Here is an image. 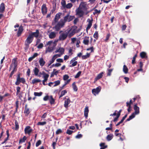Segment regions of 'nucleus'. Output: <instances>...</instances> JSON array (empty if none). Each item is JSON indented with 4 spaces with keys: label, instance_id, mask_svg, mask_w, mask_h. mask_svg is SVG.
<instances>
[{
    "label": "nucleus",
    "instance_id": "obj_57",
    "mask_svg": "<svg viewBox=\"0 0 149 149\" xmlns=\"http://www.w3.org/2000/svg\"><path fill=\"white\" fill-rule=\"evenodd\" d=\"M61 5H62V6L63 7L65 8L66 5L65 0H62L61 2Z\"/></svg>",
    "mask_w": 149,
    "mask_h": 149
},
{
    "label": "nucleus",
    "instance_id": "obj_55",
    "mask_svg": "<svg viewBox=\"0 0 149 149\" xmlns=\"http://www.w3.org/2000/svg\"><path fill=\"white\" fill-rule=\"evenodd\" d=\"M72 63V64H71V65L70 66V67H73L76 65L77 63V61H75Z\"/></svg>",
    "mask_w": 149,
    "mask_h": 149
},
{
    "label": "nucleus",
    "instance_id": "obj_44",
    "mask_svg": "<svg viewBox=\"0 0 149 149\" xmlns=\"http://www.w3.org/2000/svg\"><path fill=\"white\" fill-rule=\"evenodd\" d=\"M110 36L111 35L109 33H107L106 36V38L104 40V41L105 42H107Z\"/></svg>",
    "mask_w": 149,
    "mask_h": 149
},
{
    "label": "nucleus",
    "instance_id": "obj_8",
    "mask_svg": "<svg viewBox=\"0 0 149 149\" xmlns=\"http://www.w3.org/2000/svg\"><path fill=\"white\" fill-rule=\"evenodd\" d=\"M26 81L25 79L24 78H20L18 80H17L15 82L16 85H18L20 83H22L23 84L25 83Z\"/></svg>",
    "mask_w": 149,
    "mask_h": 149
},
{
    "label": "nucleus",
    "instance_id": "obj_58",
    "mask_svg": "<svg viewBox=\"0 0 149 149\" xmlns=\"http://www.w3.org/2000/svg\"><path fill=\"white\" fill-rule=\"evenodd\" d=\"M78 59L77 56H76L73 58L70 61V63L71 64L74 61L77 60Z\"/></svg>",
    "mask_w": 149,
    "mask_h": 149
},
{
    "label": "nucleus",
    "instance_id": "obj_64",
    "mask_svg": "<svg viewBox=\"0 0 149 149\" xmlns=\"http://www.w3.org/2000/svg\"><path fill=\"white\" fill-rule=\"evenodd\" d=\"M73 132V131L70 130H67L66 132V133L69 135H71Z\"/></svg>",
    "mask_w": 149,
    "mask_h": 149
},
{
    "label": "nucleus",
    "instance_id": "obj_21",
    "mask_svg": "<svg viewBox=\"0 0 149 149\" xmlns=\"http://www.w3.org/2000/svg\"><path fill=\"white\" fill-rule=\"evenodd\" d=\"M88 106H86L85 107L84 111V115L86 118H87L88 116Z\"/></svg>",
    "mask_w": 149,
    "mask_h": 149
},
{
    "label": "nucleus",
    "instance_id": "obj_47",
    "mask_svg": "<svg viewBox=\"0 0 149 149\" xmlns=\"http://www.w3.org/2000/svg\"><path fill=\"white\" fill-rule=\"evenodd\" d=\"M73 6V5L71 3H69L66 5L65 8H67L70 9V8Z\"/></svg>",
    "mask_w": 149,
    "mask_h": 149
},
{
    "label": "nucleus",
    "instance_id": "obj_54",
    "mask_svg": "<svg viewBox=\"0 0 149 149\" xmlns=\"http://www.w3.org/2000/svg\"><path fill=\"white\" fill-rule=\"evenodd\" d=\"M81 71H79L75 75L74 77L75 78H78L80 75L81 74Z\"/></svg>",
    "mask_w": 149,
    "mask_h": 149
},
{
    "label": "nucleus",
    "instance_id": "obj_5",
    "mask_svg": "<svg viewBox=\"0 0 149 149\" xmlns=\"http://www.w3.org/2000/svg\"><path fill=\"white\" fill-rule=\"evenodd\" d=\"M39 29H36L35 32H31L30 34L33 38L34 37L36 38H37L38 37L39 35Z\"/></svg>",
    "mask_w": 149,
    "mask_h": 149
},
{
    "label": "nucleus",
    "instance_id": "obj_59",
    "mask_svg": "<svg viewBox=\"0 0 149 149\" xmlns=\"http://www.w3.org/2000/svg\"><path fill=\"white\" fill-rule=\"evenodd\" d=\"M63 132L62 130L61 129H58L56 132V134H58Z\"/></svg>",
    "mask_w": 149,
    "mask_h": 149
},
{
    "label": "nucleus",
    "instance_id": "obj_2",
    "mask_svg": "<svg viewBox=\"0 0 149 149\" xmlns=\"http://www.w3.org/2000/svg\"><path fill=\"white\" fill-rule=\"evenodd\" d=\"M75 17L74 16H71L69 14H68L64 18V20L65 22H70L73 20Z\"/></svg>",
    "mask_w": 149,
    "mask_h": 149
},
{
    "label": "nucleus",
    "instance_id": "obj_40",
    "mask_svg": "<svg viewBox=\"0 0 149 149\" xmlns=\"http://www.w3.org/2000/svg\"><path fill=\"white\" fill-rule=\"evenodd\" d=\"M61 28L59 25L57 24L55 26L53 27V29H55L56 31H58Z\"/></svg>",
    "mask_w": 149,
    "mask_h": 149
},
{
    "label": "nucleus",
    "instance_id": "obj_16",
    "mask_svg": "<svg viewBox=\"0 0 149 149\" xmlns=\"http://www.w3.org/2000/svg\"><path fill=\"white\" fill-rule=\"evenodd\" d=\"M80 6L81 7V8L84 10H87L88 9L86 3V2H81Z\"/></svg>",
    "mask_w": 149,
    "mask_h": 149
},
{
    "label": "nucleus",
    "instance_id": "obj_60",
    "mask_svg": "<svg viewBox=\"0 0 149 149\" xmlns=\"http://www.w3.org/2000/svg\"><path fill=\"white\" fill-rule=\"evenodd\" d=\"M41 143V141L40 140H38L36 143V147H38Z\"/></svg>",
    "mask_w": 149,
    "mask_h": 149
},
{
    "label": "nucleus",
    "instance_id": "obj_4",
    "mask_svg": "<svg viewBox=\"0 0 149 149\" xmlns=\"http://www.w3.org/2000/svg\"><path fill=\"white\" fill-rule=\"evenodd\" d=\"M66 31L69 32L68 34V36L69 38H71L76 33V30L75 29H70L69 30H66Z\"/></svg>",
    "mask_w": 149,
    "mask_h": 149
},
{
    "label": "nucleus",
    "instance_id": "obj_18",
    "mask_svg": "<svg viewBox=\"0 0 149 149\" xmlns=\"http://www.w3.org/2000/svg\"><path fill=\"white\" fill-rule=\"evenodd\" d=\"M66 22L62 19H61L60 21L57 23V24L61 26V28L63 27L65 25Z\"/></svg>",
    "mask_w": 149,
    "mask_h": 149
},
{
    "label": "nucleus",
    "instance_id": "obj_52",
    "mask_svg": "<svg viewBox=\"0 0 149 149\" xmlns=\"http://www.w3.org/2000/svg\"><path fill=\"white\" fill-rule=\"evenodd\" d=\"M21 89V88L20 87L17 86V87L16 90L17 92L16 93V94L17 95L19 94V93L20 92V90Z\"/></svg>",
    "mask_w": 149,
    "mask_h": 149
},
{
    "label": "nucleus",
    "instance_id": "obj_50",
    "mask_svg": "<svg viewBox=\"0 0 149 149\" xmlns=\"http://www.w3.org/2000/svg\"><path fill=\"white\" fill-rule=\"evenodd\" d=\"M46 124V122L45 121H44L42 122H39L37 123L38 125H45Z\"/></svg>",
    "mask_w": 149,
    "mask_h": 149
},
{
    "label": "nucleus",
    "instance_id": "obj_26",
    "mask_svg": "<svg viewBox=\"0 0 149 149\" xmlns=\"http://www.w3.org/2000/svg\"><path fill=\"white\" fill-rule=\"evenodd\" d=\"M56 70L55 69H53V71L51 73V74L50 75V77H52L54 76L57 75V74L59 72V71L58 70L56 71L55 72V71Z\"/></svg>",
    "mask_w": 149,
    "mask_h": 149
},
{
    "label": "nucleus",
    "instance_id": "obj_48",
    "mask_svg": "<svg viewBox=\"0 0 149 149\" xmlns=\"http://www.w3.org/2000/svg\"><path fill=\"white\" fill-rule=\"evenodd\" d=\"M99 34L97 31H95L94 34L93 35V37L96 40H97L98 38Z\"/></svg>",
    "mask_w": 149,
    "mask_h": 149
},
{
    "label": "nucleus",
    "instance_id": "obj_32",
    "mask_svg": "<svg viewBox=\"0 0 149 149\" xmlns=\"http://www.w3.org/2000/svg\"><path fill=\"white\" fill-rule=\"evenodd\" d=\"M104 72H100V73L98 74L97 76L96 77L95 79H99L102 77L103 76V74H104Z\"/></svg>",
    "mask_w": 149,
    "mask_h": 149
},
{
    "label": "nucleus",
    "instance_id": "obj_12",
    "mask_svg": "<svg viewBox=\"0 0 149 149\" xmlns=\"http://www.w3.org/2000/svg\"><path fill=\"white\" fill-rule=\"evenodd\" d=\"M32 131L30 126H26L24 129V132L25 134H29Z\"/></svg>",
    "mask_w": 149,
    "mask_h": 149
},
{
    "label": "nucleus",
    "instance_id": "obj_24",
    "mask_svg": "<svg viewBox=\"0 0 149 149\" xmlns=\"http://www.w3.org/2000/svg\"><path fill=\"white\" fill-rule=\"evenodd\" d=\"M64 52V49L62 47H60L55 51L56 53L59 52L62 54H63Z\"/></svg>",
    "mask_w": 149,
    "mask_h": 149
},
{
    "label": "nucleus",
    "instance_id": "obj_30",
    "mask_svg": "<svg viewBox=\"0 0 149 149\" xmlns=\"http://www.w3.org/2000/svg\"><path fill=\"white\" fill-rule=\"evenodd\" d=\"M33 71L35 76H37L38 75V74L39 72V70L37 68L35 67L33 70Z\"/></svg>",
    "mask_w": 149,
    "mask_h": 149
},
{
    "label": "nucleus",
    "instance_id": "obj_45",
    "mask_svg": "<svg viewBox=\"0 0 149 149\" xmlns=\"http://www.w3.org/2000/svg\"><path fill=\"white\" fill-rule=\"evenodd\" d=\"M67 91L66 90H64L63 91L61 92V95H60L59 97V98H60L61 97H62L66 93H67Z\"/></svg>",
    "mask_w": 149,
    "mask_h": 149
},
{
    "label": "nucleus",
    "instance_id": "obj_34",
    "mask_svg": "<svg viewBox=\"0 0 149 149\" xmlns=\"http://www.w3.org/2000/svg\"><path fill=\"white\" fill-rule=\"evenodd\" d=\"M90 53L87 52L86 55H82L81 56L82 59L83 60L85 59L88 58H89L90 56Z\"/></svg>",
    "mask_w": 149,
    "mask_h": 149
},
{
    "label": "nucleus",
    "instance_id": "obj_62",
    "mask_svg": "<svg viewBox=\"0 0 149 149\" xmlns=\"http://www.w3.org/2000/svg\"><path fill=\"white\" fill-rule=\"evenodd\" d=\"M119 116H116V117L114 118L113 120L111 121V123H112V121L115 122H117L118 120V118H119Z\"/></svg>",
    "mask_w": 149,
    "mask_h": 149
},
{
    "label": "nucleus",
    "instance_id": "obj_51",
    "mask_svg": "<svg viewBox=\"0 0 149 149\" xmlns=\"http://www.w3.org/2000/svg\"><path fill=\"white\" fill-rule=\"evenodd\" d=\"M101 13V10H98L97 9H95L94 10V12L93 13V14L95 15V14H99Z\"/></svg>",
    "mask_w": 149,
    "mask_h": 149
},
{
    "label": "nucleus",
    "instance_id": "obj_39",
    "mask_svg": "<svg viewBox=\"0 0 149 149\" xmlns=\"http://www.w3.org/2000/svg\"><path fill=\"white\" fill-rule=\"evenodd\" d=\"M113 68L112 69H108L107 70V75L108 76H110L111 75V73L112 72L113 70Z\"/></svg>",
    "mask_w": 149,
    "mask_h": 149
},
{
    "label": "nucleus",
    "instance_id": "obj_35",
    "mask_svg": "<svg viewBox=\"0 0 149 149\" xmlns=\"http://www.w3.org/2000/svg\"><path fill=\"white\" fill-rule=\"evenodd\" d=\"M26 139V137L25 136H24L22 139H19V143L20 144L25 142Z\"/></svg>",
    "mask_w": 149,
    "mask_h": 149
},
{
    "label": "nucleus",
    "instance_id": "obj_37",
    "mask_svg": "<svg viewBox=\"0 0 149 149\" xmlns=\"http://www.w3.org/2000/svg\"><path fill=\"white\" fill-rule=\"evenodd\" d=\"M123 72L125 74H127L128 72V69L125 65H124L123 68Z\"/></svg>",
    "mask_w": 149,
    "mask_h": 149
},
{
    "label": "nucleus",
    "instance_id": "obj_27",
    "mask_svg": "<svg viewBox=\"0 0 149 149\" xmlns=\"http://www.w3.org/2000/svg\"><path fill=\"white\" fill-rule=\"evenodd\" d=\"M77 14L79 15L80 17H82L84 15V12L81 10L79 9L77 11Z\"/></svg>",
    "mask_w": 149,
    "mask_h": 149
},
{
    "label": "nucleus",
    "instance_id": "obj_29",
    "mask_svg": "<svg viewBox=\"0 0 149 149\" xmlns=\"http://www.w3.org/2000/svg\"><path fill=\"white\" fill-rule=\"evenodd\" d=\"M113 135L112 134H108L106 137V139L108 141L111 140L113 138Z\"/></svg>",
    "mask_w": 149,
    "mask_h": 149
},
{
    "label": "nucleus",
    "instance_id": "obj_36",
    "mask_svg": "<svg viewBox=\"0 0 149 149\" xmlns=\"http://www.w3.org/2000/svg\"><path fill=\"white\" fill-rule=\"evenodd\" d=\"M41 80L39 79H34L32 81V82L33 84H34L36 83L40 82Z\"/></svg>",
    "mask_w": 149,
    "mask_h": 149
},
{
    "label": "nucleus",
    "instance_id": "obj_9",
    "mask_svg": "<svg viewBox=\"0 0 149 149\" xmlns=\"http://www.w3.org/2000/svg\"><path fill=\"white\" fill-rule=\"evenodd\" d=\"M101 89V87L99 86L96 88H94L92 90V93L95 95V94H98L100 92Z\"/></svg>",
    "mask_w": 149,
    "mask_h": 149
},
{
    "label": "nucleus",
    "instance_id": "obj_6",
    "mask_svg": "<svg viewBox=\"0 0 149 149\" xmlns=\"http://www.w3.org/2000/svg\"><path fill=\"white\" fill-rule=\"evenodd\" d=\"M47 11V8L45 4H43L41 7V11L43 15H45Z\"/></svg>",
    "mask_w": 149,
    "mask_h": 149
},
{
    "label": "nucleus",
    "instance_id": "obj_46",
    "mask_svg": "<svg viewBox=\"0 0 149 149\" xmlns=\"http://www.w3.org/2000/svg\"><path fill=\"white\" fill-rule=\"evenodd\" d=\"M137 57V54H135L133 58V59L132 60V63L133 64H134L136 63L135 60L136 58Z\"/></svg>",
    "mask_w": 149,
    "mask_h": 149
},
{
    "label": "nucleus",
    "instance_id": "obj_42",
    "mask_svg": "<svg viewBox=\"0 0 149 149\" xmlns=\"http://www.w3.org/2000/svg\"><path fill=\"white\" fill-rule=\"evenodd\" d=\"M42 93L40 92L39 93L34 92V95L35 96H40L42 95Z\"/></svg>",
    "mask_w": 149,
    "mask_h": 149
},
{
    "label": "nucleus",
    "instance_id": "obj_17",
    "mask_svg": "<svg viewBox=\"0 0 149 149\" xmlns=\"http://www.w3.org/2000/svg\"><path fill=\"white\" fill-rule=\"evenodd\" d=\"M27 104L25 105V110L24 111V113L25 114L26 116H28L30 112L29 109L27 108Z\"/></svg>",
    "mask_w": 149,
    "mask_h": 149
},
{
    "label": "nucleus",
    "instance_id": "obj_56",
    "mask_svg": "<svg viewBox=\"0 0 149 149\" xmlns=\"http://www.w3.org/2000/svg\"><path fill=\"white\" fill-rule=\"evenodd\" d=\"M50 97V96H48V95H47L45 96L43 98V100L45 101H46L49 99Z\"/></svg>",
    "mask_w": 149,
    "mask_h": 149
},
{
    "label": "nucleus",
    "instance_id": "obj_31",
    "mask_svg": "<svg viewBox=\"0 0 149 149\" xmlns=\"http://www.w3.org/2000/svg\"><path fill=\"white\" fill-rule=\"evenodd\" d=\"M135 115L136 114H135L134 113H132L131 115L129 116V118L126 119V121L127 122L130 120L135 117Z\"/></svg>",
    "mask_w": 149,
    "mask_h": 149
},
{
    "label": "nucleus",
    "instance_id": "obj_19",
    "mask_svg": "<svg viewBox=\"0 0 149 149\" xmlns=\"http://www.w3.org/2000/svg\"><path fill=\"white\" fill-rule=\"evenodd\" d=\"M66 22L62 19H61L60 21L57 23V24L61 26V28L63 27L65 25Z\"/></svg>",
    "mask_w": 149,
    "mask_h": 149
},
{
    "label": "nucleus",
    "instance_id": "obj_63",
    "mask_svg": "<svg viewBox=\"0 0 149 149\" xmlns=\"http://www.w3.org/2000/svg\"><path fill=\"white\" fill-rule=\"evenodd\" d=\"M49 75L48 74H46L43 76V77L44 78V79L47 80L48 79L49 77Z\"/></svg>",
    "mask_w": 149,
    "mask_h": 149
},
{
    "label": "nucleus",
    "instance_id": "obj_7",
    "mask_svg": "<svg viewBox=\"0 0 149 149\" xmlns=\"http://www.w3.org/2000/svg\"><path fill=\"white\" fill-rule=\"evenodd\" d=\"M93 21V20L92 18H91V20L89 18H88L87 19V22H88V23L86 28V30L87 32L91 28L92 25Z\"/></svg>",
    "mask_w": 149,
    "mask_h": 149
},
{
    "label": "nucleus",
    "instance_id": "obj_11",
    "mask_svg": "<svg viewBox=\"0 0 149 149\" xmlns=\"http://www.w3.org/2000/svg\"><path fill=\"white\" fill-rule=\"evenodd\" d=\"M134 112L133 113L136 115L138 114H139V108L137 105V104H135L134 106Z\"/></svg>",
    "mask_w": 149,
    "mask_h": 149
},
{
    "label": "nucleus",
    "instance_id": "obj_33",
    "mask_svg": "<svg viewBox=\"0 0 149 149\" xmlns=\"http://www.w3.org/2000/svg\"><path fill=\"white\" fill-rule=\"evenodd\" d=\"M140 56L142 58H143L147 57L146 53L144 52H142L140 53Z\"/></svg>",
    "mask_w": 149,
    "mask_h": 149
},
{
    "label": "nucleus",
    "instance_id": "obj_22",
    "mask_svg": "<svg viewBox=\"0 0 149 149\" xmlns=\"http://www.w3.org/2000/svg\"><path fill=\"white\" fill-rule=\"evenodd\" d=\"M56 33L54 32H51L49 35L50 38L53 39L56 37Z\"/></svg>",
    "mask_w": 149,
    "mask_h": 149
},
{
    "label": "nucleus",
    "instance_id": "obj_3",
    "mask_svg": "<svg viewBox=\"0 0 149 149\" xmlns=\"http://www.w3.org/2000/svg\"><path fill=\"white\" fill-rule=\"evenodd\" d=\"M33 40V38L29 34L25 40L24 43L30 44L32 42Z\"/></svg>",
    "mask_w": 149,
    "mask_h": 149
},
{
    "label": "nucleus",
    "instance_id": "obj_13",
    "mask_svg": "<svg viewBox=\"0 0 149 149\" xmlns=\"http://www.w3.org/2000/svg\"><path fill=\"white\" fill-rule=\"evenodd\" d=\"M24 30L23 27L22 26H20L19 28L18 31L17 33V36L19 37L21 36L22 33Z\"/></svg>",
    "mask_w": 149,
    "mask_h": 149
},
{
    "label": "nucleus",
    "instance_id": "obj_49",
    "mask_svg": "<svg viewBox=\"0 0 149 149\" xmlns=\"http://www.w3.org/2000/svg\"><path fill=\"white\" fill-rule=\"evenodd\" d=\"M53 82L54 84H55L54 85V87L56 86L59 85L60 84V81L59 80L55 81Z\"/></svg>",
    "mask_w": 149,
    "mask_h": 149
},
{
    "label": "nucleus",
    "instance_id": "obj_1",
    "mask_svg": "<svg viewBox=\"0 0 149 149\" xmlns=\"http://www.w3.org/2000/svg\"><path fill=\"white\" fill-rule=\"evenodd\" d=\"M69 32L65 31H61L59 32L60 35L59 36L58 40L59 41H63L66 39L68 36V34Z\"/></svg>",
    "mask_w": 149,
    "mask_h": 149
},
{
    "label": "nucleus",
    "instance_id": "obj_14",
    "mask_svg": "<svg viewBox=\"0 0 149 149\" xmlns=\"http://www.w3.org/2000/svg\"><path fill=\"white\" fill-rule=\"evenodd\" d=\"M61 14V13H59L56 14L54 20L55 23H56L58 22V20L60 18V16Z\"/></svg>",
    "mask_w": 149,
    "mask_h": 149
},
{
    "label": "nucleus",
    "instance_id": "obj_23",
    "mask_svg": "<svg viewBox=\"0 0 149 149\" xmlns=\"http://www.w3.org/2000/svg\"><path fill=\"white\" fill-rule=\"evenodd\" d=\"M39 62L41 66H43L45 63V61H44V59L42 58H40L39 61Z\"/></svg>",
    "mask_w": 149,
    "mask_h": 149
},
{
    "label": "nucleus",
    "instance_id": "obj_43",
    "mask_svg": "<svg viewBox=\"0 0 149 149\" xmlns=\"http://www.w3.org/2000/svg\"><path fill=\"white\" fill-rule=\"evenodd\" d=\"M15 130H17L19 128V125L18 124V122L17 120H15Z\"/></svg>",
    "mask_w": 149,
    "mask_h": 149
},
{
    "label": "nucleus",
    "instance_id": "obj_28",
    "mask_svg": "<svg viewBox=\"0 0 149 149\" xmlns=\"http://www.w3.org/2000/svg\"><path fill=\"white\" fill-rule=\"evenodd\" d=\"M70 102V100L69 98L67 100H65L64 102V106L65 107L67 108L68 107V105Z\"/></svg>",
    "mask_w": 149,
    "mask_h": 149
},
{
    "label": "nucleus",
    "instance_id": "obj_25",
    "mask_svg": "<svg viewBox=\"0 0 149 149\" xmlns=\"http://www.w3.org/2000/svg\"><path fill=\"white\" fill-rule=\"evenodd\" d=\"M49 102L51 104H55V99L53 98L52 95H50L49 99Z\"/></svg>",
    "mask_w": 149,
    "mask_h": 149
},
{
    "label": "nucleus",
    "instance_id": "obj_38",
    "mask_svg": "<svg viewBox=\"0 0 149 149\" xmlns=\"http://www.w3.org/2000/svg\"><path fill=\"white\" fill-rule=\"evenodd\" d=\"M17 70V68H13V69L10 74L9 77H11L13 75L14 73L15 72H16Z\"/></svg>",
    "mask_w": 149,
    "mask_h": 149
},
{
    "label": "nucleus",
    "instance_id": "obj_20",
    "mask_svg": "<svg viewBox=\"0 0 149 149\" xmlns=\"http://www.w3.org/2000/svg\"><path fill=\"white\" fill-rule=\"evenodd\" d=\"M5 9V7L4 4L2 3L1 5L0 6V13H3Z\"/></svg>",
    "mask_w": 149,
    "mask_h": 149
},
{
    "label": "nucleus",
    "instance_id": "obj_10",
    "mask_svg": "<svg viewBox=\"0 0 149 149\" xmlns=\"http://www.w3.org/2000/svg\"><path fill=\"white\" fill-rule=\"evenodd\" d=\"M17 58H15L12 59L11 65L13 67V68H17Z\"/></svg>",
    "mask_w": 149,
    "mask_h": 149
},
{
    "label": "nucleus",
    "instance_id": "obj_53",
    "mask_svg": "<svg viewBox=\"0 0 149 149\" xmlns=\"http://www.w3.org/2000/svg\"><path fill=\"white\" fill-rule=\"evenodd\" d=\"M29 44H26L25 43H24V45H25V47H24V49L25 51V52H26L28 49L29 47Z\"/></svg>",
    "mask_w": 149,
    "mask_h": 149
},
{
    "label": "nucleus",
    "instance_id": "obj_15",
    "mask_svg": "<svg viewBox=\"0 0 149 149\" xmlns=\"http://www.w3.org/2000/svg\"><path fill=\"white\" fill-rule=\"evenodd\" d=\"M89 37L86 36L84 38L83 43L86 45H88L89 43Z\"/></svg>",
    "mask_w": 149,
    "mask_h": 149
},
{
    "label": "nucleus",
    "instance_id": "obj_41",
    "mask_svg": "<svg viewBox=\"0 0 149 149\" xmlns=\"http://www.w3.org/2000/svg\"><path fill=\"white\" fill-rule=\"evenodd\" d=\"M72 86L74 90L75 91H77L78 90V88L75 84V82H74L73 83Z\"/></svg>",
    "mask_w": 149,
    "mask_h": 149
},
{
    "label": "nucleus",
    "instance_id": "obj_61",
    "mask_svg": "<svg viewBox=\"0 0 149 149\" xmlns=\"http://www.w3.org/2000/svg\"><path fill=\"white\" fill-rule=\"evenodd\" d=\"M69 78V76L67 74H65L63 76V79L64 80H67Z\"/></svg>",
    "mask_w": 149,
    "mask_h": 149
}]
</instances>
